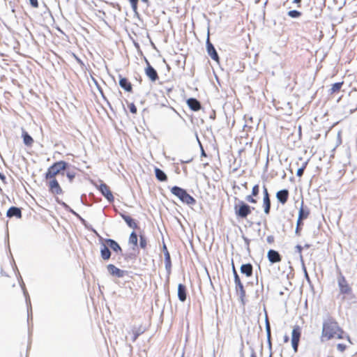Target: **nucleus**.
<instances>
[{
	"instance_id": "6",
	"label": "nucleus",
	"mask_w": 357,
	"mask_h": 357,
	"mask_svg": "<svg viewBox=\"0 0 357 357\" xmlns=\"http://www.w3.org/2000/svg\"><path fill=\"white\" fill-rule=\"evenodd\" d=\"M97 188L109 202L112 203L114 202V195L110 190V188L106 183L102 182L100 183L99 185H97Z\"/></svg>"
},
{
	"instance_id": "46",
	"label": "nucleus",
	"mask_w": 357,
	"mask_h": 357,
	"mask_svg": "<svg viewBox=\"0 0 357 357\" xmlns=\"http://www.w3.org/2000/svg\"><path fill=\"white\" fill-rule=\"evenodd\" d=\"M289 336H288V335H284V343H287V342H289Z\"/></svg>"
},
{
	"instance_id": "10",
	"label": "nucleus",
	"mask_w": 357,
	"mask_h": 357,
	"mask_svg": "<svg viewBox=\"0 0 357 357\" xmlns=\"http://www.w3.org/2000/svg\"><path fill=\"white\" fill-rule=\"evenodd\" d=\"M259 185L256 184L252 187L251 194L246 197V200L251 204H256L257 203L256 197L259 195Z\"/></svg>"
},
{
	"instance_id": "45",
	"label": "nucleus",
	"mask_w": 357,
	"mask_h": 357,
	"mask_svg": "<svg viewBox=\"0 0 357 357\" xmlns=\"http://www.w3.org/2000/svg\"><path fill=\"white\" fill-rule=\"evenodd\" d=\"M301 0H294V3L298 4V8L301 7Z\"/></svg>"
},
{
	"instance_id": "49",
	"label": "nucleus",
	"mask_w": 357,
	"mask_h": 357,
	"mask_svg": "<svg viewBox=\"0 0 357 357\" xmlns=\"http://www.w3.org/2000/svg\"><path fill=\"white\" fill-rule=\"evenodd\" d=\"M234 274H235V280H236V282H239V278L236 272V271L234 270Z\"/></svg>"
},
{
	"instance_id": "56",
	"label": "nucleus",
	"mask_w": 357,
	"mask_h": 357,
	"mask_svg": "<svg viewBox=\"0 0 357 357\" xmlns=\"http://www.w3.org/2000/svg\"><path fill=\"white\" fill-rule=\"evenodd\" d=\"M190 160H186V161H185L184 162H190Z\"/></svg>"
},
{
	"instance_id": "48",
	"label": "nucleus",
	"mask_w": 357,
	"mask_h": 357,
	"mask_svg": "<svg viewBox=\"0 0 357 357\" xmlns=\"http://www.w3.org/2000/svg\"><path fill=\"white\" fill-rule=\"evenodd\" d=\"M307 162H305L303 163L302 166L301 167V168H303L304 170L305 169V168L307 167Z\"/></svg>"
},
{
	"instance_id": "29",
	"label": "nucleus",
	"mask_w": 357,
	"mask_h": 357,
	"mask_svg": "<svg viewBox=\"0 0 357 357\" xmlns=\"http://www.w3.org/2000/svg\"><path fill=\"white\" fill-rule=\"evenodd\" d=\"M128 107L130 112L132 114H137V107L135 106V105L133 102L128 103Z\"/></svg>"
},
{
	"instance_id": "34",
	"label": "nucleus",
	"mask_w": 357,
	"mask_h": 357,
	"mask_svg": "<svg viewBox=\"0 0 357 357\" xmlns=\"http://www.w3.org/2000/svg\"><path fill=\"white\" fill-rule=\"evenodd\" d=\"M164 255H165L166 265L167 266L170 265L171 264V259H170V255H169V251L165 252Z\"/></svg>"
},
{
	"instance_id": "40",
	"label": "nucleus",
	"mask_w": 357,
	"mask_h": 357,
	"mask_svg": "<svg viewBox=\"0 0 357 357\" xmlns=\"http://www.w3.org/2000/svg\"><path fill=\"white\" fill-rule=\"evenodd\" d=\"M296 249L297 250L298 254L300 255L301 257H302V250H303V247L300 245H298L296 246Z\"/></svg>"
},
{
	"instance_id": "15",
	"label": "nucleus",
	"mask_w": 357,
	"mask_h": 357,
	"mask_svg": "<svg viewBox=\"0 0 357 357\" xmlns=\"http://www.w3.org/2000/svg\"><path fill=\"white\" fill-rule=\"evenodd\" d=\"M120 215L124 220V221L126 222L129 227L132 229H137L138 227L137 223L130 216L122 213H120Z\"/></svg>"
},
{
	"instance_id": "50",
	"label": "nucleus",
	"mask_w": 357,
	"mask_h": 357,
	"mask_svg": "<svg viewBox=\"0 0 357 357\" xmlns=\"http://www.w3.org/2000/svg\"><path fill=\"white\" fill-rule=\"evenodd\" d=\"M163 251H164V252L168 251L167 246L165 245H163Z\"/></svg>"
},
{
	"instance_id": "54",
	"label": "nucleus",
	"mask_w": 357,
	"mask_h": 357,
	"mask_svg": "<svg viewBox=\"0 0 357 357\" xmlns=\"http://www.w3.org/2000/svg\"><path fill=\"white\" fill-rule=\"evenodd\" d=\"M243 186H244L245 188H247V183H246V182L245 183V184L243 185Z\"/></svg>"
},
{
	"instance_id": "22",
	"label": "nucleus",
	"mask_w": 357,
	"mask_h": 357,
	"mask_svg": "<svg viewBox=\"0 0 357 357\" xmlns=\"http://www.w3.org/2000/svg\"><path fill=\"white\" fill-rule=\"evenodd\" d=\"M22 137L23 138L24 144L26 146H31L33 145L34 140L26 131L22 130Z\"/></svg>"
},
{
	"instance_id": "4",
	"label": "nucleus",
	"mask_w": 357,
	"mask_h": 357,
	"mask_svg": "<svg viewBox=\"0 0 357 357\" xmlns=\"http://www.w3.org/2000/svg\"><path fill=\"white\" fill-rule=\"evenodd\" d=\"M171 192L177 197L182 202L188 204L193 205L196 203V200L192 197L187 191L180 187L174 186L170 190Z\"/></svg>"
},
{
	"instance_id": "57",
	"label": "nucleus",
	"mask_w": 357,
	"mask_h": 357,
	"mask_svg": "<svg viewBox=\"0 0 357 357\" xmlns=\"http://www.w3.org/2000/svg\"><path fill=\"white\" fill-rule=\"evenodd\" d=\"M142 1H145V2H147V1H148V0H142Z\"/></svg>"
},
{
	"instance_id": "16",
	"label": "nucleus",
	"mask_w": 357,
	"mask_h": 357,
	"mask_svg": "<svg viewBox=\"0 0 357 357\" xmlns=\"http://www.w3.org/2000/svg\"><path fill=\"white\" fill-rule=\"evenodd\" d=\"M6 215L9 218L16 217L17 218H21L22 211L20 208L12 206L8 210Z\"/></svg>"
},
{
	"instance_id": "37",
	"label": "nucleus",
	"mask_w": 357,
	"mask_h": 357,
	"mask_svg": "<svg viewBox=\"0 0 357 357\" xmlns=\"http://www.w3.org/2000/svg\"><path fill=\"white\" fill-rule=\"evenodd\" d=\"M337 348L340 351H344L346 349V345L344 344H337Z\"/></svg>"
},
{
	"instance_id": "11",
	"label": "nucleus",
	"mask_w": 357,
	"mask_h": 357,
	"mask_svg": "<svg viewBox=\"0 0 357 357\" xmlns=\"http://www.w3.org/2000/svg\"><path fill=\"white\" fill-rule=\"evenodd\" d=\"M289 197V192L287 189L279 190L276 192V198L278 200V202L284 205L285 204Z\"/></svg>"
},
{
	"instance_id": "5",
	"label": "nucleus",
	"mask_w": 357,
	"mask_h": 357,
	"mask_svg": "<svg viewBox=\"0 0 357 357\" xmlns=\"http://www.w3.org/2000/svg\"><path fill=\"white\" fill-rule=\"evenodd\" d=\"M301 327L298 325L293 326L291 332V345L295 353L298 351L299 342L301 337Z\"/></svg>"
},
{
	"instance_id": "26",
	"label": "nucleus",
	"mask_w": 357,
	"mask_h": 357,
	"mask_svg": "<svg viewBox=\"0 0 357 357\" xmlns=\"http://www.w3.org/2000/svg\"><path fill=\"white\" fill-rule=\"evenodd\" d=\"M338 284H339L340 290H348L349 289L348 283L344 277L340 276L338 278Z\"/></svg>"
},
{
	"instance_id": "21",
	"label": "nucleus",
	"mask_w": 357,
	"mask_h": 357,
	"mask_svg": "<svg viewBox=\"0 0 357 357\" xmlns=\"http://www.w3.org/2000/svg\"><path fill=\"white\" fill-rule=\"evenodd\" d=\"M252 266L251 264H243L241 266V272L245 274L247 277H250L252 275Z\"/></svg>"
},
{
	"instance_id": "30",
	"label": "nucleus",
	"mask_w": 357,
	"mask_h": 357,
	"mask_svg": "<svg viewBox=\"0 0 357 357\" xmlns=\"http://www.w3.org/2000/svg\"><path fill=\"white\" fill-rule=\"evenodd\" d=\"M139 245L142 248L145 249L147 245V241L144 236H140L139 238Z\"/></svg>"
},
{
	"instance_id": "14",
	"label": "nucleus",
	"mask_w": 357,
	"mask_h": 357,
	"mask_svg": "<svg viewBox=\"0 0 357 357\" xmlns=\"http://www.w3.org/2000/svg\"><path fill=\"white\" fill-rule=\"evenodd\" d=\"M267 257L268 260L271 263H277L280 262L282 260V257L278 253V252L274 250H270L268 252Z\"/></svg>"
},
{
	"instance_id": "31",
	"label": "nucleus",
	"mask_w": 357,
	"mask_h": 357,
	"mask_svg": "<svg viewBox=\"0 0 357 357\" xmlns=\"http://www.w3.org/2000/svg\"><path fill=\"white\" fill-rule=\"evenodd\" d=\"M131 4L132 8L134 11H136L138 8V1L139 0H128Z\"/></svg>"
},
{
	"instance_id": "51",
	"label": "nucleus",
	"mask_w": 357,
	"mask_h": 357,
	"mask_svg": "<svg viewBox=\"0 0 357 357\" xmlns=\"http://www.w3.org/2000/svg\"><path fill=\"white\" fill-rule=\"evenodd\" d=\"M20 286H21V288H22L23 290H24V289H25V285H24V284L23 282H22V284H20Z\"/></svg>"
},
{
	"instance_id": "53",
	"label": "nucleus",
	"mask_w": 357,
	"mask_h": 357,
	"mask_svg": "<svg viewBox=\"0 0 357 357\" xmlns=\"http://www.w3.org/2000/svg\"><path fill=\"white\" fill-rule=\"evenodd\" d=\"M305 248H310V245H308V244L305 245Z\"/></svg>"
},
{
	"instance_id": "44",
	"label": "nucleus",
	"mask_w": 357,
	"mask_h": 357,
	"mask_svg": "<svg viewBox=\"0 0 357 357\" xmlns=\"http://www.w3.org/2000/svg\"><path fill=\"white\" fill-rule=\"evenodd\" d=\"M267 241H268V243H271L273 242L274 238H273V236H270L267 237Z\"/></svg>"
},
{
	"instance_id": "39",
	"label": "nucleus",
	"mask_w": 357,
	"mask_h": 357,
	"mask_svg": "<svg viewBox=\"0 0 357 357\" xmlns=\"http://www.w3.org/2000/svg\"><path fill=\"white\" fill-rule=\"evenodd\" d=\"M263 194H264V197H270L268 191V189H267V188L266 186H264Z\"/></svg>"
},
{
	"instance_id": "18",
	"label": "nucleus",
	"mask_w": 357,
	"mask_h": 357,
	"mask_svg": "<svg viewBox=\"0 0 357 357\" xmlns=\"http://www.w3.org/2000/svg\"><path fill=\"white\" fill-rule=\"evenodd\" d=\"M188 107L193 111H199L201 109L200 102L195 98H189L187 100Z\"/></svg>"
},
{
	"instance_id": "33",
	"label": "nucleus",
	"mask_w": 357,
	"mask_h": 357,
	"mask_svg": "<svg viewBox=\"0 0 357 357\" xmlns=\"http://www.w3.org/2000/svg\"><path fill=\"white\" fill-rule=\"evenodd\" d=\"M66 176L70 182H73V181L74 180L75 177V173L73 172H68L66 173Z\"/></svg>"
},
{
	"instance_id": "38",
	"label": "nucleus",
	"mask_w": 357,
	"mask_h": 357,
	"mask_svg": "<svg viewBox=\"0 0 357 357\" xmlns=\"http://www.w3.org/2000/svg\"><path fill=\"white\" fill-rule=\"evenodd\" d=\"M304 169L301 167H300L298 170H297V172H296V176H298V177H301L303 174V172H304Z\"/></svg>"
},
{
	"instance_id": "19",
	"label": "nucleus",
	"mask_w": 357,
	"mask_h": 357,
	"mask_svg": "<svg viewBox=\"0 0 357 357\" xmlns=\"http://www.w3.org/2000/svg\"><path fill=\"white\" fill-rule=\"evenodd\" d=\"M310 214V211L307 207H303V202H302L301 206L298 211V218L301 220L307 219Z\"/></svg>"
},
{
	"instance_id": "32",
	"label": "nucleus",
	"mask_w": 357,
	"mask_h": 357,
	"mask_svg": "<svg viewBox=\"0 0 357 357\" xmlns=\"http://www.w3.org/2000/svg\"><path fill=\"white\" fill-rule=\"evenodd\" d=\"M266 332H267V339L270 344H271V328L268 321L266 323Z\"/></svg>"
},
{
	"instance_id": "12",
	"label": "nucleus",
	"mask_w": 357,
	"mask_h": 357,
	"mask_svg": "<svg viewBox=\"0 0 357 357\" xmlns=\"http://www.w3.org/2000/svg\"><path fill=\"white\" fill-rule=\"evenodd\" d=\"M119 77L120 86L127 92H132V84L131 82L127 78L123 77L121 75H119Z\"/></svg>"
},
{
	"instance_id": "13",
	"label": "nucleus",
	"mask_w": 357,
	"mask_h": 357,
	"mask_svg": "<svg viewBox=\"0 0 357 357\" xmlns=\"http://www.w3.org/2000/svg\"><path fill=\"white\" fill-rule=\"evenodd\" d=\"M145 332V329L139 326L138 327H133L130 331V334L131 335V340L132 342H135L138 337L143 334Z\"/></svg>"
},
{
	"instance_id": "55",
	"label": "nucleus",
	"mask_w": 357,
	"mask_h": 357,
	"mask_svg": "<svg viewBox=\"0 0 357 357\" xmlns=\"http://www.w3.org/2000/svg\"><path fill=\"white\" fill-rule=\"evenodd\" d=\"M202 155H206V154H205V153H204V150H202Z\"/></svg>"
},
{
	"instance_id": "9",
	"label": "nucleus",
	"mask_w": 357,
	"mask_h": 357,
	"mask_svg": "<svg viewBox=\"0 0 357 357\" xmlns=\"http://www.w3.org/2000/svg\"><path fill=\"white\" fill-rule=\"evenodd\" d=\"M107 269L111 275L116 278H123L127 273L126 271L117 268L114 264H108Z\"/></svg>"
},
{
	"instance_id": "42",
	"label": "nucleus",
	"mask_w": 357,
	"mask_h": 357,
	"mask_svg": "<svg viewBox=\"0 0 357 357\" xmlns=\"http://www.w3.org/2000/svg\"><path fill=\"white\" fill-rule=\"evenodd\" d=\"M302 229V227H298L296 226V234L298 235V236H300L301 235V231Z\"/></svg>"
},
{
	"instance_id": "2",
	"label": "nucleus",
	"mask_w": 357,
	"mask_h": 357,
	"mask_svg": "<svg viewBox=\"0 0 357 357\" xmlns=\"http://www.w3.org/2000/svg\"><path fill=\"white\" fill-rule=\"evenodd\" d=\"M344 331L334 318L328 317L324 321L321 331L322 340H340L344 338Z\"/></svg>"
},
{
	"instance_id": "35",
	"label": "nucleus",
	"mask_w": 357,
	"mask_h": 357,
	"mask_svg": "<svg viewBox=\"0 0 357 357\" xmlns=\"http://www.w3.org/2000/svg\"><path fill=\"white\" fill-rule=\"evenodd\" d=\"M178 296L181 301H184L186 299V291H178Z\"/></svg>"
},
{
	"instance_id": "17",
	"label": "nucleus",
	"mask_w": 357,
	"mask_h": 357,
	"mask_svg": "<svg viewBox=\"0 0 357 357\" xmlns=\"http://www.w3.org/2000/svg\"><path fill=\"white\" fill-rule=\"evenodd\" d=\"M105 243L115 252H121L122 249L117 242L113 239H106Z\"/></svg>"
},
{
	"instance_id": "41",
	"label": "nucleus",
	"mask_w": 357,
	"mask_h": 357,
	"mask_svg": "<svg viewBox=\"0 0 357 357\" xmlns=\"http://www.w3.org/2000/svg\"><path fill=\"white\" fill-rule=\"evenodd\" d=\"M303 225V220H301L299 218H298L297 222H296V226L298 227H302Z\"/></svg>"
},
{
	"instance_id": "28",
	"label": "nucleus",
	"mask_w": 357,
	"mask_h": 357,
	"mask_svg": "<svg viewBox=\"0 0 357 357\" xmlns=\"http://www.w3.org/2000/svg\"><path fill=\"white\" fill-rule=\"evenodd\" d=\"M288 15L292 18H296L301 15V13L300 11L293 10L288 12Z\"/></svg>"
},
{
	"instance_id": "52",
	"label": "nucleus",
	"mask_w": 357,
	"mask_h": 357,
	"mask_svg": "<svg viewBox=\"0 0 357 357\" xmlns=\"http://www.w3.org/2000/svg\"><path fill=\"white\" fill-rule=\"evenodd\" d=\"M178 290H183V286L181 284L178 286Z\"/></svg>"
},
{
	"instance_id": "47",
	"label": "nucleus",
	"mask_w": 357,
	"mask_h": 357,
	"mask_svg": "<svg viewBox=\"0 0 357 357\" xmlns=\"http://www.w3.org/2000/svg\"><path fill=\"white\" fill-rule=\"evenodd\" d=\"M0 178H1L3 182H5V181H6V176H5V175H3L2 173H0Z\"/></svg>"
},
{
	"instance_id": "24",
	"label": "nucleus",
	"mask_w": 357,
	"mask_h": 357,
	"mask_svg": "<svg viewBox=\"0 0 357 357\" xmlns=\"http://www.w3.org/2000/svg\"><path fill=\"white\" fill-rule=\"evenodd\" d=\"M263 207L264 213L268 215L270 213L271 210V199L270 197H263Z\"/></svg>"
},
{
	"instance_id": "20",
	"label": "nucleus",
	"mask_w": 357,
	"mask_h": 357,
	"mask_svg": "<svg viewBox=\"0 0 357 357\" xmlns=\"http://www.w3.org/2000/svg\"><path fill=\"white\" fill-rule=\"evenodd\" d=\"M154 172L158 181L160 182H165L167 181V176L162 170L158 167H155Z\"/></svg>"
},
{
	"instance_id": "7",
	"label": "nucleus",
	"mask_w": 357,
	"mask_h": 357,
	"mask_svg": "<svg viewBox=\"0 0 357 357\" xmlns=\"http://www.w3.org/2000/svg\"><path fill=\"white\" fill-rule=\"evenodd\" d=\"M145 61L146 63V66L144 68L145 75L152 82H155L159 78L158 73L147 59H145Z\"/></svg>"
},
{
	"instance_id": "43",
	"label": "nucleus",
	"mask_w": 357,
	"mask_h": 357,
	"mask_svg": "<svg viewBox=\"0 0 357 357\" xmlns=\"http://www.w3.org/2000/svg\"><path fill=\"white\" fill-rule=\"evenodd\" d=\"M245 291H241V295H240V297L241 298V301H242V303L244 304V301H243V298L245 296Z\"/></svg>"
},
{
	"instance_id": "23",
	"label": "nucleus",
	"mask_w": 357,
	"mask_h": 357,
	"mask_svg": "<svg viewBox=\"0 0 357 357\" xmlns=\"http://www.w3.org/2000/svg\"><path fill=\"white\" fill-rule=\"evenodd\" d=\"M100 255L102 259L108 260L111 257V252L107 245H103L100 248Z\"/></svg>"
},
{
	"instance_id": "36",
	"label": "nucleus",
	"mask_w": 357,
	"mask_h": 357,
	"mask_svg": "<svg viewBox=\"0 0 357 357\" xmlns=\"http://www.w3.org/2000/svg\"><path fill=\"white\" fill-rule=\"evenodd\" d=\"M29 3L32 8H38L39 7V3L38 0H29Z\"/></svg>"
},
{
	"instance_id": "3",
	"label": "nucleus",
	"mask_w": 357,
	"mask_h": 357,
	"mask_svg": "<svg viewBox=\"0 0 357 357\" xmlns=\"http://www.w3.org/2000/svg\"><path fill=\"white\" fill-rule=\"evenodd\" d=\"M255 208L251 207L243 201H239L234 206L235 215L238 219L245 220Z\"/></svg>"
},
{
	"instance_id": "8",
	"label": "nucleus",
	"mask_w": 357,
	"mask_h": 357,
	"mask_svg": "<svg viewBox=\"0 0 357 357\" xmlns=\"http://www.w3.org/2000/svg\"><path fill=\"white\" fill-rule=\"evenodd\" d=\"M206 50L208 54L211 56V58L215 61L216 62L219 63L220 58L219 56L213 45V44L210 42L209 36H208L207 40H206Z\"/></svg>"
},
{
	"instance_id": "1",
	"label": "nucleus",
	"mask_w": 357,
	"mask_h": 357,
	"mask_svg": "<svg viewBox=\"0 0 357 357\" xmlns=\"http://www.w3.org/2000/svg\"><path fill=\"white\" fill-rule=\"evenodd\" d=\"M68 166V162L64 160H59L54 162L50 166L44 174V181L48 188L49 192L54 195H61L63 190L56 178L57 176L64 175V172Z\"/></svg>"
},
{
	"instance_id": "25",
	"label": "nucleus",
	"mask_w": 357,
	"mask_h": 357,
	"mask_svg": "<svg viewBox=\"0 0 357 357\" xmlns=\"http://www.w3.org/2000/svg\"><path fill=\"white\" fill-rule=\"evenodd\" d=\"M344 82H337V83H335L333 84L332 86H331V88L330 89V94H334L335 93H338L342 85H343Z\"/></svg>"
},
{
	"instance_id": "27",
	"label": "nucleus",
	"mask_w": 357,
	"mask_h": 357,
	"mask_svg": "<svg viewBox=\"0 0 357 357\" xmlns=\"http://www.w3.org/2000/svg\"><path fill=\"white\" fill-rule=\"evenodd\" d=\"M129 243L134 245H137V235L135 232L132 231L129 237Z\"/></svg>"
}]
</instances>
